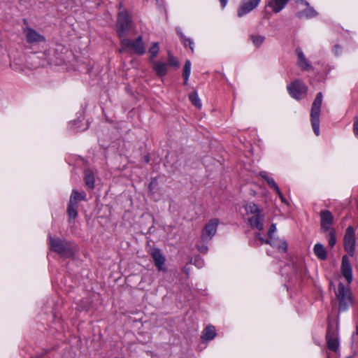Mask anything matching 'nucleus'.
I'll list each match as a JSON object with an SVG mask.
<instances>
[{"mask_svg":"<svg viewBox=\"0 0 358 358\" xmlns=\"http://www.w3.org/2000/svg\"><path fill=\"white\" fill-rule=\"evenodd\" d=\"M287 90L290 96L295 99H303L306 93L308 87L299 80H296L287 85Z\"/></svg>","mask_w":358,"mask_h":358,"instance_id":"nucleus-8","label":"nucleus"},{"mask_svg":"<svg viewBox=\"0 0 358 358\" xmlns=\"http://www.w3.org/2000/svg\"><path fill=\"white\" fill-rule=\"evenodd\" d=\"M245 216L249 225L255 229L262 231L264 229V215L257 205L252 202L246 203L244 206Z\"/></svg>","mask_w":358,"mask_h":358,"instance_id":"nucleus-2","label":"nucleus"},{"mask_svg":"<svg viewBox=\"0 0 358 358\" xmlns=\"http://www.w3.org/2000/svg\"><path fill=\"white\" fill-rule=\"evenodd\" d=\"M256 240H258L261 244L267 243L270 244L273 248H276L281 252H285L287 250V243L282 240L273 239V240H264L259 233L255 235Z\"/></svg>","mask_w":358,"mask_h":358,"instance_id":"nucleus-14","label":"nucleus"},{"mask_svg":"<svg viewBox=\"0 0 358 358\" xmlns=\"http://www.w3.org/2000/svg\"><path fill=\"white\" fill-rule=\"evenodd\" d=\"M313 250L315 255L319 259L324 260L327 258V252L323 245L320 243H316Z\"/></svg>","mask_w":358,"mask_h":358,"instance_id":"nucleus-22","label":"nucleus"},{"mask_svg":"<svg viewBox=\"0 0 358 358\" xmlns=\"http://www.w3.org/2000/svg\"><path fill=\"white\" fill-rule=\"evenodd\" d=\"M353 129L355 136L358 138V120L355 121Z\"/></svg>","mask_w":358,"mask_h":358,"instance_id":"nucleus-33","label":"nucleus"},{"mask_svg":"<svg viewBox=\"0 0 358 358\" xmlns=\"http://www.w3.org/2000/svg\"><path fill=\"white\" fill-rule=\"evenodd\" d=\"M294 3L299 17H313L317 15L314 8L303 0H294Z\"/></svg>","mask_w":358,"mask_h":358,"instance_id":"nucleus-9","label":"nucleus"},{"mask_svg":"<svg viewBox=\"0 0 358 358\" xmlns=\"http://www.w3.org/2000/svg\"><path fill=\"white\" fill-rule=\"evenodd\" d=\"M222 7L224 8L227 6V0H220Z\"/></svg>","mask_w":358,"mask_h":358,"instance_id":"nucleus-37","label":"nucleus"},{"mask_svg":"<svg viewBox=\"0 0 358 358\" xmlns=\"http://www.w3.org/2000/svg\"><path fill=\"white\" fill-rule=\"evenodd\" d=\"M216 336V331L213 326H207L202 332V338L205 341H211Z\"/></svg>","mask_w":358,"mask_h":358,"instance_id":"nucleus-21","label":"nucleus"},{"mask_svg":"<svg viewBox=\"0 0 358 358\" xmlns=\"http://www.w3.org/2000/svg\"><path fill=\"white\" fill-rule=\"evenodd\" d=\"M259 176L262 178L264 179L266 182L270 180V179L271 178V176H269L268 173L266 171H261L259 172Z\"/></svg>","mask_w":358,"mask_h":358,"instance_id":"nucleus-32","label":"nucleus"},{"mask_svg":"<svg viewBox=\"0 0 358 358\" xmlns=\"http://www.w3.org/2000/svg\"><path fill=\"white\" fill-rule=\"evenodd\" d=\"M297 55V64L300 68L304 70L309 69L311 66L309 62L306 59L303 52L299 48L296 50Z\"/></svg>","mask_w":358,"mask_h":358,"instance_id":"nucleus-18","label":"nucleus"},{"mask_svg":"<svg viewBox=\"0 0 358 358\" xmlns=\"http://www.w3.org/2000/svg\"><path fill=\"white\" fill-rule=\"evenodd\" d=\"M198 250L201 253H206L208 251V247L206 245H201L198 247Z\"/></svg>","mask_w":358,"mask_h":358,"instance_id":"nucleus-34","label":"nucleus"},{"mask_svg":"<svg viewBox=\"0 0 358 358\" xmlns=\"http://www.w3.org/2000/svg\"><path fill=\"white\" fill-rule=\"evenodd\" d=\"M153 69L157 75L159 76L163 77L167 73V65L161 62H152Z\"/></svg>","mask_w":358,"mask_h":358,"instance_id":"nucleus-20","label":"nucleus"},{"mask_svg":"<svg viewBox=\"0 0 358 358\" xmlns=\"http://www.w3.org/2000/svg\"><path fill=\"white\" fill-rule=\"evenodd\" d=\"M219 221L217 219L210 220L204 227L201 233V238L204 241H210L215 234Z\"/></svg>","mask_w":358,"mask_h":358,"instance_id":"nucleus-10","label":"nucleus"},{"mask_svg":"<svg viewBox=\"0 0 358 358\" xmlns=\"http://www.w3.org/2000/svg\"><path fill=\"white\" fill-rule=\"evenodd\" d=\"M85 182L86 186L90 188H93L94 185V176L91 171H86L85 172Z\"/></svg>","mask_w":358,"mask_h":358,"instance_id":"nucleus-23","label":"nucleus"},{"mask_svg":"<svg viewBox=\"0 0 358 358\" xmlns=\"http://www.w3.org/2000/svg\"><path fill=\"white\" fill-rule=\"evenodd\" d=\"M251 39L255 46L259 47L264 43L265 37L262 35H252L251 36Z\"/></svg>","mask_w":358,"mask_h":358,"instance_id":"nucleus-27","label":"nucleus"},{"mask_svg":"<svg viewBox=\"0 0 358 358\" xmlns=\"http://www.w3.org/2000/svg\"><path fill=\"white\" fill-rule=\"evenodd\" d=\"M49 245L51 250L63 256L72 255L76 248V246L69 242L62 241L59 239H54L51 237H50Z\"/></svg>","mask_w":358,"mask_h":358,"instance_id":"nucleus-5","label":"nucleus"},{"mask_svg":"<svg viewBox=\"0 0 358 358\" xmlns=\"http://www.w3.org/2000/svg\"><path fill=\"white\" fill-rule=\"evenodd\" d=\"M344 247L345 251L350 255H353L355 248V230L352 227L347 228L344 237Z\"/></svg>","mask_w":358,"mask_h":358,"instance_id":"nucleus-11","label":"nucleus"},{"mask_svg":"<svg viewBox=\"0 0 358 358\" xmlns=\"http://www.w3.org/2000/svg\"><path fill=\"white\" fill-rule=\"evenodd\" d=\"M187 41H188L189 45L192 51H193L194 50V43H193V41H192L190 39H187Z\"/></svg>","mask_w":358,"mask_h":358,"instance_id":"nucleus-36","label":"nucleus"},{"mask_svg":"<svg viewBox=\"0 0 358 358\" xmlns=\"http://www.w3.org/2000/svg\"><path fill=\"white\" fill-rule=\"evenodd\" d=\"M132 24L127 11L120 12L117 22V32L119 37L124 36L131 29Z\"/></svg>","mask_w":358,"mask_h":358,"instance_id":"nucleus-6","label":"nucleus"},{"mask_svg":"<svg viewBox=\"0 0 358 358\" xmlns=\"http://www.w3.org/2000/svg\"><path fill=\"white\" fill-rule=\"evenodd\" d=\"M86 199V194L84 192H79L78 191L73 189L70 196L68 213L70 218L74 219L78 215L77 208L78 203L80 201Z\"/></svg>","mask_w":358,"mask_h":358,"instance_id":"nucleus-7","label":"nucleus"},{"mask_svg":"<svg viewBox=\"0 0 358 358\" xmlns=\"http://www.w3.org/2000/svg\"><path fill=\"white\" fill-rule=\"evenodd\" d=\"M24 34L29 43H39L45 41V38L43 35L29 27L24 29Z\"/></svg>","mask_w":358,"mask_h":358,"instance_id":"nucleus-16","label":"nucleus"},{"mask_svg":"<svg viewBox=\"0 0 358 358\" xmlns=\"http://www.w3.org/2000/svg\"><path fill=\"white\" fill-rule=\"evenodd\" d=\"M342 277L346 280L347 285H344L341 279L338 280V287L335 291L337 299L339 301V310H345L352 303L351 292L348 285L352 281V270L348 256H343L341 264Z\"/></svg>","mask_w":358,"mask_h":358,"instance_id":"nucleus-1","label":"nucleus"},{"mask_svg":"<svg viewBox=\"0 0 358 358\" xmlns=\"http://www.w3.org/2000/svg\"><path fill=\"white\" fill-rule=\"evenodd\" d=\"M190 73H191V62L189 60H187L185 62L184 69H183V73H182V76H183V78L185 80V82H184L185 85L187 84V80L190 76Z\"/></svg>","mask_w":358,"mask_h":358,"instance_id":"nucleus-24","label":"nucleus"},{"mask_svg":"<svg viewBox=\"0 0 358 358\" xmlns=\"http://www.w3.org/2000/svg\"><path fill=\"white\" fill-rule=\"evenodd\" d=\"M159 43L155 42L151 44L148 50V53L150 56L151 59H153L159 53Z\"/></svg>","mask_w":358,"mask_h":358,"instance_id":"nucleus-25","label":"nucleus"},{"mask_svg":"<svg viewBox=\"0 0 358 358\" xmlns=\"http://www.w3.org/2000/svg\"><path fill=\"white\" fill-rule=\"evenodd\" d=\"M327 343L329 350L336 351L339 347L336 332L329 328L327 334Z\"/></svg>","mask_w":358,"mask_h":358,"instance_id":"nucleus-17","label":"nucleus"},{"mask_svg":"<svg viewBox=\"0 0 358 358\" xmlns=\"http://www.w3.org/2000/svg\"><path fill=\"white\" fill-rule=\"evenodd\" d=\"M289 0H270L268 6L270 7L273 12L278 13L280 12L286 6Z\"/></svg>","mask_w":358,"mask_h":358,"instance_id":"nucleus-19","label":"nucleus"},{"mask_svg":"<svg viewBox=\"0 0 358 358\" xmlns=\"http://www.w3.org/2000/svg\"><path fill=\"white\" fill-rule=\"evenodd\" d=\"M151 257L159 271H166L165 257L159 249H153L151 252Z\"/></svg>","mask_w":358,"mask_h":358,"instance_id":"nucleus-15","label":"nucleus"},{"mask_svg":"<svg viewBox=\"0 0 358 358\" xmlns=\"http://www.w3.org/2000/svg\"><path fill=\"white\" fill-rule=\"evenodd\" d=\"M189 98L192 104L196 107L199 108L201 107V102L196 92H192L189 95Z\"/></svg>","mask_w":358,"mask_h":358,"instance_id":"nucleus-26","label":"nucleus"},{"mask_svg":"<svg viewBox=\"0 0 358 358\" xmlns=\"http://www.w3.org/2000/svg\"><path fill=\"white\" fill-rule=\"evenodd\" d=\"M169 63L170 66H173L176 68H178L179 66V62L178 59L172 55L170 52H169Z\"/></svg>","mask_w":358,"mask_h":358,"instance_id":"nucleus-28","label":"nucleus"},{"mask_svg":"<svg viewBox=\"0 0 358 358\" xmlns=\"http://www.w3.org/2000/svg\"><path fill=\"white\" fill-rule=\"evenodd\" d=\"M339 50H340V48L339 46L338 45H336L334 48V52L336 55H338V52H339Z\"/></svg>","mask_w":358,"mask_h":358,"instance_id":"nucleus-38","label":"nucleus"},{"mask_svg":"<svg viewBox=\"0 0 358 358\" xmlns=\"http://www.w3.org/2000/svg\"><path fill=\"white\" fill-rule=\"evenodd\" d=\"M322 103V94L319 92L313 103L310 112L312 127L316 136L320 135V115Z\"/></svg>","mask_w":358,"mask_h":358,"instance_id":"nucleus-3","label":"nucleus"},{"mask_svg":"<svg viewBox=\"0 0 358 358\" xmlns=\"http://www.w3.org/2000/svg\"><path fill=\"white\" fill-rule=\"evenodd\" d=\"M327 358H330L329 355H327Z\"/></svg>","mask_w":358,"mask_h":358,"instance_id":"nucleus-39","label":"nucleus"},{"mask_svg":"<svg viewBox=\"0 0 358 358\" xmlns=\"http://www.w3.org/2000/svg\"><path fill=\"white\" fill-rule=\"evenodd\" d=\"M334 223V216L332 213L327 210L320 212V224L321 229L324 231H332V225Z\"/></svg>","mask_w":358,"mask_h":358,"instance_id":"nucleus-12","label":"nucleus"},{"mask_svg":"<svg viewBox=\"0 0 358 358\" xmlns=\"http://www.w3.org/2000/svg\"><path fill=\"white\" fill-rule=\"evenodd\" d=\"M260 1L261 0H242L238 10V17H243L255 9Z\"/></svg>","mask_w":358,"mask_h":358,"instance_id":"nucleus-13","label":"nucleus"},{"mask_svg":"<svg viewBox=\"0 0 358 358\" xmlns=\"http://www.w3.org/2000/svg\"><path fill=\"white\" fill-rule=\"evenodd\" d=\"M268 185L273 188L277 193H280V188L277 183L275 182L274 179L271 178L270 180L267 182Z\"/></svg>","mask_w":358,"mask_h":358,"instance_id":"nucleus-30","label":"nucleus"},{"mask_svg":"<svg viewBox=\"0 0 358 358\" xmlns=\"http://www.w3.org/2000/svg\"><path fill=\"white\" fill-rule=\"evenodd\" d=\"M277 194L279 196V197H280V200L282 201V202L285 203V199L284 196L282 195L281 191L280 190V193H277Z\"/></svg>","mask_w":358,"mask_h":358,"instance_id":"nucleus-35","label":"nucleus"},{"mask_svg":"<svg viewBox=\"0 0 358 358\" xmlns=\"http://www.w3.org/2000/svg\"><path fill=\"white\" fill-rule=\"evenodd\" d=\"M120 51H128L134 52L139 55H142L145 52V47L141 36L131 41L128 38H124L121 41Z\"/></svg>","mask_w":358,"mask_h":358,"instance_id":"nucleus-4","label":"nucleus"},{"mask_svg":"<svg viewBox=\"0 0 358 358\" xmlns=\"http://www.w3.org/2000/svg\"><path fill=\"white\" fill-rule=\"evenodd\" d=\"M329 232V244L333 247L336 244L335 231H328Z\"/></svg>","mask_w":358,"mask_h":358,"instance_id":"nucleus-29","label":"nucleus"},{"mask_svg":"<svg viewBox=\"0 0 358 358\" xmlns=\"http://www.w3.org/2000/svg\"><path fill=\"white\" fill-rule=\"evenodd\" d=\"M276 231V226L275 224H272L269 228V230L268 231V235L269 236L268 240H273L272 238V235Z\"/></svg>","mask_w":358,"mask_h":358,"instance_id":"nucleus-31","label":"nucleus"},{"mask_svg":"<svg viewBox=\"0 0 358 358\" xmlns=\"http://www.w3.org/2000/svg\"><path fill=\"white\" fill-rule=\"evenodd\" d=\"M348 358H352V357H348Z\"/></svg>","mask_w":358,"mask_h":358,"instance_id":"nucleus-40","label":"nucleus"}]
</instances>
